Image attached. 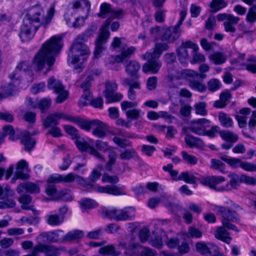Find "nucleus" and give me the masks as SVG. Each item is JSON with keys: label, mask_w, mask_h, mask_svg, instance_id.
Listing matches in <instances>:
<instances>
[{"label": "nucleus", "mask_w": 256, "mask_h": 256, "mask_svg": "<svg viewBox=\"0 0 256 256\" xmlns=\"http://www.w3.org/2000/svg\"><path fill=\"white\" fill-rule=\"evenodd\" d=\"M54 4H52L46 16L44 10L40 6H35L30 8L20 27L19 36L22 42H28L32 40L40 26L45 28H47L54 14Z\"/></svg>", "instance_id": "1"}, {"label": "nucleus", "mask_w": 256, "mask_h": 256, "mask_svg": "<svg viewBox=\"0 0 256 256\" xmlns=\"http://www.w3.org/2000/svg\"><path fill=\"white\" fill-rule=\"evenodd\" d=\"M97 29L96 25L90 26L84 32L76 36L68 52V62L74 65V69L78 73L82 71L84 64L90 54L89 48L85 42L93 36Z\"/></svg>", "instance_id": "2"}, {"label": "nucleus", "mask_w": 256, "mask_h": 256, "mask_svg": "<svg viewBox=\"0 0 256 256\" xmlns=\"http://www.w3.org/2000/svg\"><path fill=\"white\" fill-rule=\"evenodd\" d=\"M62 44V38L58 36H53L46 41L42 46L33 60L32 66L36 70H42L45 64L47 65L46 72L51 70L54 64L56 57L59 54Z\"/></svg>", "instance_id": "3"}, {"label": "nucleus", "mask_w": 256, "mask_h": 256, "mask_svg": "<svg viewBox=\"0 0 256 256\" xmlns=\"http://www.w3.org/2000/svg\"><path fill=\"white\" fill-rule=\"evenodd\" d=\"M111 15L106 21L100 29V33L96 40V48L94 52L95 58H98L100 54L104 49V45L109 38L110 32L108 30L109 26L114 18H118L123 14V11L120 9L118 10H111Z\"/></svg>", "instance_id": "4"}, {"label": "nucleus", "mask_w": 256, "mask_h": 256, "mask_svg": "<svg viewBox=\"0 0 256 256\" xmlns=\"http://www.w3.org/2000/svg\"><path fill=\"white\" fill-rule=\"evenodd\" d=\"M64 128L69 135L72 136V139H75V144L81 152H87L93 155L98 159L104 161V157L94 148L90 146L78 134V130L74 126L70 125H66Z\"/></svg>", "instance_id": "5"}, {"label": "nucleus", "mask_w": 256, "mask_h": 256, "mask_svg": "<svg viewBox=\"0 0 256 256\" xmlns=\"http://www.w3.org/2000/svg\"><path fill=\"white\" fill-rule=\"evenodd\" d=\"M187 12V9L184 8L180 12V18L176 25L168 28L162 37V40L168 42H173L178 38L182 32L180 26L182 24Z\"/></svg>", "instance_id": "6"}, {"label": "nucleus", "mask_w": 256, "mask_h": 256, "mask_svg": "<svg viewBox=\"0 0 256 256\" xmlns=\"http://www.w3.org/2000/svg\"><path fill=\"white\" fill-rule=\"evenodd\" d=\"M141 57L144 60H148V62L142 66V69L144 73L151 72L156 74L158 72L162 65V62L159 60L158 58L152 56L150 52H147Z\"/></svg>", "instance_id": "7"}, {"label": "nucleus", "mask_w": 256, "mask_h": 256, "mask_svg": "<svg viewBox=\"0 0 256 256\" xmlns=\"http://www.w3.org/2000/svg\"><path fill=\"white\" fill-rule=\"evenodd\" d=\"M48 88L53 90L54 92L58 94L56 102L60 104L64 102L68 97V92L64 89L62 82L54 76H50L48 82Z\"/></svg>", "instance_id": "8"}, {"label": "nucleus", "mask_w": 256, "mask_h": 256, "mask_svg": "<svg viewBox=\"0 0 256 256\" xmlns=\"http://www.w3.org/2000/svg\"><path fill=\"white\" fill-rule=\"evenodd\" d=\"M214 210L217 214L222 216V220L231 221L233 222H238L240 221L238 212L229 207L216 206Z\"/></svg>", "instance_id": "9"}, {"label": "nucleus", "mask_w": 256, "mask_h": 256, "mask_svg": "<svg viewBox=\"0 0 256 256\" xmlns=\"http://www.w3.org/2000/svg\"><path fill=\"white\" fill-rule=\"evenodd\" d=\"M225 178L222 176H212L203 180L202 183L217 192L226 191V185L222 184Z\"/></svg>", "instance_id": "10"}, {"label": "nucleus", "mask_w": 256, "mask_h": 256, "mask_svg": "<svg viewBox=\"0 0 256 256\" xmlns=\"http://www.w3.org/2000/svg\"><path fill=\"white\" fill-rule=\"evenodd\" d=\"M196 248L197 252L204 256H218L219 252L218 247L212 243L206 244L204 242H198Z\"/></svg>", "instance_id": "11"}, {"label": "nucleus", "mask_w": 256, "mask_h": 256, "mask_svg": "<svg viewBox=\"0 0 256 256\" xmlns=\"http://www.w3.org/2000/svg\"><path fill=\"white\" fill-rule=\"evenodd\" d=\"M168 74L166 76L168 86L170 88H177L182 84L180 82V72L172 65L167 66Z\"/></svg>", "instance_id": "12"}, {"label": "nucleus", "mask_w": 256, "mask_h": 256, "mask_svg": "<svg viewBox=\"0 0 256 256\" xmlns=\"http://www.w3.org/2000/svg\"><path fill=\"white\" fill-rule=\"evenodd\" d=\"M122 84L124 86H129L128 96L130 100H134L136 98V92L134 89H140V80H133L129 78H121Z\"/></svg>", "instance_id": "13"}, {"label": "nucleus", "mask_w": 256, "mask_h": 256, "mask_svg": "<svg viewBox=\"0 0 256 256\" xmlns=\"http://www.w3.org/2000/svg\"><path fill=\"white\" fill-rule=\"evenodd\" d=\"M125 68L126 72L130 77L134 78L133 80H139L138 72L140 68V64L135 60H131L123 64Z\"/></svg>", "instance_id": "14"}, {"label": "nucleus", "mask_w": 256, "mask_h": 256, "mask_svg": "<svg viewBox=\"0 0 256 256\" xmlns=\"http://www.w3.org/2000/svg\"><path fill=\"white\" fill-rule=\"evenodd\" d=\"M37 134H38V130L34 131L32 134L26 130L20 133L21 143L24 145L25 150L30 151L34 148L36 144V140L32 138V136Z\"/></svg>", "instance_id": "15"}, {"label": "nucleus", "mask_w": 256, "mask_h": 256, "mask_svg": "<svg viewBox=\"0 0 256 256\" xmlns=\"http://www.w3.org/2000/svg\"><path fill=\"white\" fill-rule=\"evenodd\" d=\"M210 123L209 120L204 118L194 120L192 122V125L189 129L192 132L200 136H204L206 130L204 124Z\"/></svg>", "instance_id": "16"}, {"label": "nucleus", "mask_w": 256, "mask_h": 256, "mask_svg": "<svg viewBox=\"0 0 256 256\" xmlns=\"http://www.w3.org/2000/svg\"><path fill=\"white\" fill-rule=\"evenodd\" d=\"M136 48L134 46H130L128 48H124L121 52L116 56L114 60L116 62L124 64L126 62L131 60V56L135 52Z\"/></svg>", "instance_id": "17"}, {"label": "nucleus", "mask_w": 256, "mask_h": 256, "mask_svg": "<svg viewBox=\"0 0 256 256\" xmlns=\"http://www.w3.org/2000/svg\"><path fill=\"white\" fill-rule=\"evenodd\" d=\"M66 116H68L60 113H55L50 114L47 116L43 121V126L45 128H47L51 126H55L59 124L58 120L60 119L63 118L66 120V118H65V117Z\"/></svg>", "instance_id": "18"}, {"label": "nucleus", "mask_w": 256, "mask_h": 256, "mask_svg": "<svg viewBox=\"0 0 256 256\" xmlns=\"http://www.w3.org/2000/svg\"><path fill=\"white\" fill-rule=\"evenodd\" d=\"M65 118H66V120L77 124L82 128L87 131H89L92 127L94 120H88L79 116H68L65 117Z\"/></svg>", "instance_id": "19"}, {"label": "nucleus", "mask_w": 256, "mask_h": 256, "mask_svg": "<svg viewBox=\"0 0 256 256\" xmlns=\"http://www.w3.org/2000/svg\"><path fill=\"white\" fill-rule=\"evenodd\" d=\"M135 216V209L133 207H126L118 210L116 221L132 220Z\"/></svg>", "instance_id": "20"}, {"label": "nucleus", "mask_w": 256, "mask_h": 256, "mask_svg": "<svg viewBox=\"0 0 256 256\" xmlns=\"http://www.w3.org/2000/svg\"><path fill=\"white\" fill-rule=\"evenodd\" d=\"M92 128H94L92 134L94 136L99 138H103L106 136V126L102 122L94 120Z\"/></svg>", "instance_id": "21"}, {"label": "nucleus", "mask_w": 256, "mask_h": 256, "mask_svg": "<svg viewBox=\"0 0 256 256\" xmlns=\"http://www.w3.org/2000/svg\"><path fill=\"white\" fill-rule=\"evenodd\" d=\"M96 190L100 193H106L114 196L124 195L126 193L116 186L108 185L106 186H98Z\"/></svg>", "instance_id": "22"}, {"label": "nucleus", "mask_w": 256, "mask_h": 256, "mask_svg": "<svg viewBox=\"0 0 256 256\" xmlns=\"http://www.w3.org/2000/svg\"><path fill=\"white\" fill-rule=\"evenodd\" d=\"M24 189L27 192L32 194H37L40 192L38 186L30 182H24L20 184L17 187V192L20 194Z\"/></svg>", "instance_id": "23"}, {"label": "nucleus", "mask_w": 256, "mask_h": 256, "mask_svg": "<svg viewBox=\"0 0 256 256\" xmlns=\"http://www.w3.org/2000/svg\"><path fill=\"white\" fill-rule=\"evenodd\" d=\"M214 236L218 240H220L228 244H230L232 240L230 236L229 232L223 226L217 228L215 233Z\"/></svg>", "instance_id": "24"}, {"label": "nucleus", "mask_w": 256, "mask_h": 256, "mask_svg": "<svg viewBox=\"0 0 256 256\" xmlns=\"http://www.w3.org/2000/svg\"><path fill=\"white\" fill-rule=\"evenodd\" d=\"M230 178V182L226 184V191H230L232 189H236L240 184L242 182V176L232 173L228 175Z\"/></svg>", "instance_id": "25"}, {"label": "nucleus", "mask_w": 256, "mask_h": 256, "mask_svg": "<svg viewBox=\"0 0 256 256\" xmlns=\"http://www.w3.org/2000/svg\"><path fill=\"white\" fill-rule=\"evenodd\" d=\"M84 232L81 230H74L67 233L62 238V241L64 242H71L80 239L83 237Z\"/></svg>", "instance_id": "26"}, {"label": "nucleus", "mask_w": 256, "mask_h": 256, "mask_svg": "<svg viewBox=\"0 0 256 256\" xmlns=\"http://www.w3.org/2000/svg\"><path fill=\"white\" fill-rule=\"evenodd\" d=\"M184 140L186 144L190 148H200L204 146L203 141L200 138L190 134L186 135Z\"/></svg>", "instance_id": "27"}, {"label": "nucleus", "mask_w": 256, "mask_h": 256, "mask_svg": "<svg viewBox=\"0 0 256 256\" xmlns=\"http://www.w3.org/2000/svg\"><path fill=\"white\" fill-rule=\"evenodd\" d=\"M28 166V164L24 160H22L17 163L15 173L16 178L24 180L28 178V175L24 173V170L27 168Z\"/></svg>", "instance_id": "28"}, {"label": "nucleus", "mask_w": 256, "mask_h": 256, "mask_svg": "<svg viewBox=\"0 0 256 256\" xmlns=\"http://www.w3.org/2000/svg\"><path fill=\"white\" fill-rule=\"evenodd\" d=\"M240 20L238 17L232 16L228 19L227 20H226L224 23L226 32L234 33L236 32V28L234 26L238 24Z\"/></svg>", "instance_id": "29"}, {"label": "nucleus", "mask_w": 256, "mask_h": 256, "mask_svg": "<svg viewBox=\"0 0 256 256\" xmlns=\"http://www.w3.org/2000/svg\"><path fill=\"white\" fill-rule=\"evenodd\" d=\"M219 134L224 140L234 144L238 140V135L230 130H221L219 132Z\"/></svg>", "instance_id": "30"}, {"label": "nucleus", "mask_w": 256, "mask_h": 256, "mask_svg": "<svg viewBox=\"0 0 256 256\" xmlns=\"http://www.w3.org/2000/svg\"><path fill=\"white\" fill-rule=\"evenodd\" d=\"M180 62L186 66L190 60L188 49L184 46H180L176 50Z\"/></svg>", "instance_id": "31"}, {"label": "nucleus", "mask_w": 256, "mask_h": 256, "mask_svg": "<svg viewBox=\"0 0 256 256\" xmlns=\"http://www.w3.org/2000/svg\"><path fill=\"white\" fill-rule=\"evenodd\" d=\"M60 178L61 180H62V182H72L75 180H76L77 182L80 184H83L84 182V180L83 178L72 172L69 173L64 176L62 175V176H60Z\"/></svg>", "instance_id": "32"}, {"label": "nucleus", "mask_w": 256, "mask_h": 256, "mask_svg": "<svg viewBox=\"0 0 256 256\" xmlns=\"http://www.w3.org/2000/svg\"><path fill=\"white\" fill-rule=\"evenodd\" d=\"M98 251L100 254L111 255L112 256H119L122 253L120 250H116L113 245H108L102 247Z\"/></svg>", "instance_id": "33"}, {"label": "nucleus", "mask_w": 256, "mask_h": 256, "mask_svg": "<svg viewBox=\"0 0 256 256\" xmlns=\"http://www.w3.org/2000/svg\"><path fill=\"white\" fill-rule=\"evenodd\" d=\"M236 118L238 123L239 126L240 128H245L242 130V133L244 136L246 138L254 139V138L250 136V134L248 133V128H246V116H236Z\"/></svg>", "instance_id": "34"}, {"label": "nucleus", "mask_w": 256, "mask_h": 256, "mask_svg": "<svg viewBox=\"0 0 256 256\" xmlns=\"http://www.w3.org/2000/svg\"><path fill=\"white\" fill-rule=\"evenodd\" d=\"M218 120L222 126L224 128L232 127L233 124L232 119L226 114L220 112L218 116Z\"/></svg>", "instance_id": "35"}, {"label": "nucleus", "mask_w": 256, "mask_h": 256, "mask_svg": "<svg viewBox=\"0 0 256 256\" xmlns=\"http://www.w3.org/2000/svg\"><path fill=\"white\" fill-rule=\"evenodd\" d=\"M220 158L233 168H238V166L241 167L242 162L240 158H230L226 155L222 156L220 157Z\"/></svg>", "instance_id": "36"}, {"label": "nucleus", "mask_w": 256, "mask_h": 256, "mask_svg": "<svg viewBox=\"0 0 256 256\" xmlns=\"http://www.w3.org/2000/svg\"><path fill=\"white\" fill-rule=\"evenodd\" d=\"M180 180H184L188 184H194L196 182L197 178L188 171L182 172L180 174Z\"/></svg>", "instance_id": "37"}, {"label": "nucleus", "mask_w": 256, "mask_h": 256, "mask_svg": "<svg viewBox=\"0 0 256 256\" xmlns=\"http://www.w3.org/2000/svg\"><path fill=\"white\" fill-rule=\"evenodd\" d=\"M79 202L83 212L86 209L93 208L98 206V204L95 200L89 198L82 199Z\"/></svg>", "instance_id": "38"}, {"label": "nucleus", "mask_w": 256, "mask_h": 256, "mask_svg": "<svg viewBox=\"0 0 256 256\" xmlns=\"http://www.w3.org/2000/svg\"><path fill=\"white\" fill-rule=\"evenodd\" d=\"M169 46L166 44L157 43L156 44L154 50L150 54L156 58H160L164 51L168 50Z\"/></svg>", "instance_id": "39"}, {"label": "nucleus", "mask_w": 256, "mask_h": 256, "mask_svg": "<svg viewBox=\"0 0 256 256\" xmlns=\"http://www.w3.org/2000/svg\"><path fill=\"white\" fill-rule=\"evenodd\" d=\"M46 220L47 223L50 226H58L64 222L62 217L56 214L46 216Z\"/></svg>", "instance_id": "40"}, {"label": "nucleus", "mask_w": 256, "mask_h": 256, "mask_svg": "<svg viewBox=\"0 0 256 256\" xmlns=\"http://www.w3.org/2000/svg\"><path fill=\"white\" fill-rule=\"evenodd\" d=\"M138 244H128L124 242H120L118 243V250H124V253L127 254L132 252L137 246Z\"/></svg>", "instance_id": "41"}, {"label": "nucleus", "mask_w": 256, "mask_h": 256, "mask_svg": "<svg viewBox=\"0 0 256 256\" xmlns=\"http://www.w3.org/2000/svg\"><path fill=\"white\" fill-rule=\"evenodd\" d=\"M227 4L224 0H212L210 4L211 12H216L224 8Z\"/></svg>", "instance_id": "42"}, {"label": "nucleus", "mask_w": 256, "mask_h": 256, "mask_svg": "<svg viewBox=\"0 0 256 256\" xmlns=\"http://www.w3.org/2000/svg\"><path fill=\"white\" fill-rule=\"evenodd\" d=\"M183 160L190 165H196L198 164V158L196 156L189 154L186 152L182 151L181 153Z\"/></svg>", "instance_id": "43"}, {"label": "nucleus", "mask_w": 256, "mask_h": 256, "mask_svg": "<svg viewBox=\"0 0 256 256\" xmlns=\"http://www.w3.org/2000/svg\"><path fill=\"white\" fill-rule=\"evenodd\" d=\"M189 86L192 90L201 92H205L206 90V86L205 84L196 80H190Z\"/></svg>", "instance_id": "44"}, {"label": "nucleus", "mask_w": 256, "mask_h": 256, "mask_svg": "<svg viewBox=\"0 0 256 256\" xmlns=\"http://www.w3.org/2000/svg\"><path fill=\"white\" fill-rule=\"evenodd\" d=\"M2 200H3L0 201V209L10 208L16 205L15 200L10 197Z\"/></svg>", "instance_id": "45"}, {"label": "nucleus", "mask_w": 256, "mask_h": 256, "mask_svg": "<svg viewBox=\"0 0 256 256\" xmlns=\"http://www.w3.org/2000/svg\"><path fill=\"white\" fill-rule=\"evenodd\" d=\"M104 96L107 100L108 103H112L120 101L122 99L123 96L120 93L114 92H111L110 94H106L104 95Z\"/></svg>", "instance_id": "46"}, {"label": "nucleus", "mask_w": 256, "mask_h": 256, "mask_svg": "<svg viewBox=\"0 0 256 256\" xmlns=\"http://www.w3.org/2000/svg\"><path fill=\"white\" fill-rule=\"evenodd\" d=\"M136 156H137V152L134 148L126 149L120 155V158L124 160H130Z\"/></svg>", "instance_id": "47"}, {"label": "nucleus", "mask_w": 256, "mask_h": 256, "mask_svg": "<svg viewBox=\"0 0 256 256\" xmlns=\"http://www.w3.org/2000/svg\"><path fill=\"white\" fill-rule=\"evenodd\" d=\"M248 64H244L248 71L256 74V57L251 56L247 60Z\"/></svg>", "instance_id": "48"}, {"label": "nucleus", "mask_w": 256, "mask_h": 256, "mask_svg": "<svg viewBox=\"0 0 256 256\" xmlns=\"http://www.w3.org/2000/svg\"><path fill=\"white\" fill-rule=\"evenodd\" d=\"M51 100L48 98H42L37 102V107L42 112H44L50 106Z\"/></svg>", "instance_id": "49"}, {"label": "nucleus", "mask_w": 256, "mask_h": 256, "mask_svg": "<svg viewBox=\"0 0 256 256\" xmlns=\"http://www.w3.org/2000/svg\"><path fill=\"white\" fill-rule=\"evenodd\" d=\"M221 86L220 82L216 78H212L208 82V90L212 92L219 90Z\"/></svg>", "instance_id": "50"}, {"label": "nucleus", "mask_w": 256, "mask_h": 256, "mask_svg": "<svg viewBox=\"0 0 256 256\" xmlns=\"http://www.w3.org/2000/svg\"><path fill=\"white\" fill-rule=\"evenodd\" d=\"M210 59L214 62L216 64H220L225 62L226 58L220 52H216L210 56Z\"/></svg>", "instance_id": "51"}, {"label": "nucleus", "mask_w": 256, "mask_h": 256, "mask_svg": "<svg viewBox=\"0 0 256 256\" xmlns=\"http://www.w3.org/2000/svg\"><path fill=\"white\" fill-rule=\"evenodd\" d=\"M211 163L210 168L218 170L221 172H224L226 165L221 160L216 158H212L211 160Z\"/></svg>", "instance_id": "52"}, {"label": "nucleus", "mask_w": 256, "mask_h": 256, "mask_svg": "<svg viewBox=\"0 0 256 256\" xmlns=\"http://www.w3.org/2000/svg\"><path fill=\"white\" fill-rule=\"evenodd\" d=\"M180 76L184 77H198L200 76L202 79L206 78V74H199L198 72H194L192 70L186 69L183 70L180 72Z\"/></svg>", "instance_id": "53"}, {"label": "nucleus", "mask_w": 256, "mask_h": 256, "mask_svg": "<svg viewBox=\"0 0 256 256\" xmlns=\"http://www.w3.org/2000/svg\"><path fill=\"white\" fill-rule=\"evenodd\" d=\"M206 104L205 102H199L196 104L194 107L196 113L202 116L207 114V110H206Z\"/></svg>", "instance_id": "54"}, {"label": "nucleus", "mask_w": 256, "mask_h": 256, "mask_svg": "<svg viewBox=\"0 0 256 256\" xmlns=\"http://www.w3.org/2000/svg\"><path fill=\"white\" fill-rule=\"evenodd\" d=\"M113 141L118 146L122 148L130 147L132 146V142L126 138H121L118 137H114L113 138Z\"/></svg>", "instance_id": "55"}, {"label": "nucleus", "mask_w": 256, "mask_h": 256, "mask_svg": "<svg viewBox=\"0 0 256 256\" xmlns=\"http://www.w3.org/2000/svg\"><path fill=\"white\" fill-rule=\"evenodd\" d=\"M106 90H104V95L116 92L118 89V84L115 82L108 81L106 82Z\"/></svg>", "instance_id": "56"}, {"label": "nucleus", "mask_w": 256, "mask_h": 256, "mask_svg": "<svg viewBox=\"0 0 256 256\" xmlns=\"http://www.w3.org/2000/svg\"><path fill=\"white\" fill-rule=\"evenodd\" d=\"M58 198L65 202H70L73 200V196L70 190H63L59 192Z\"/></svg>", "instance_id": "57"}, {"label": "nucleus", "mask_w": 256, "mask_h": 256, "mask_svg": "<svg viewBox=\"0 0 256 256\" xmlns=\"http://www.w3.org/2000/svg\"><path fill=\"white\" fill-rule=\"evenodd\" d=\"M111 12V6L108 3H103L100 6V11L98 14V16L105 18L106 14Z\"/></svg>", "instance_id": "58"}, {"label": "nucleus", "mask_w": 256, "mask_h": 256, "mask_svg": "<svg viewBox=\"0 0 256 256\" xmlns=\"http://www.w3.org/2000/svg\"><path fill=\"white\" fill-rule=\"evenodd\" d=\"M28 64L24 62H20L18 65L16 67V69L15 71L10 75L9 77L10 79L13 80L14 78L18 79V77H16L17 72L18 71L22 70H26L27 68Z\"/></svg>", "instance_id": "59"}, {"label": "nucleus", "mask_w": 256, "mask_h": 256, "mask_svg": "<svg viewBox=\"0 0 256 256\" xmlns=\"http://www.w3.org/2000/svg\"><path fill=\"white\" fill-rule=\"evenodd\" d=\"M141 112L140 109H132L126 111V116L132 120H138L140 117Z\"/></svg>", "instance_id": "60"}, {"label": "nucleus", "mask_w": 256, "mask_h": 256, "mask_svg": "<svg viewBox=\"0 0 256 256\" xmlns=\"http://www.w3.org/2000/svg\"><path fill=\"white\" fill-rule=\"evenodd\" d=\"M4 134L9 136V138L12 140H15L16 138L14 136V130L13 127L10 125H7L3 127Z\"/></svg>", "instance_id": "61"}, {"label": "nucleus", "mask_w": 256, "mask_h": 256, "mask_svg": "<svg viewBox=\"0 0 256 256\" xmlns=\"http://www.w3.org/2000/svg\"><path fill=\"white\" fill-rule=\"evenodd\" d=\"M188 236L190 238H200L202 236V232L198 228L190 226L188 229Z\"/></svg>", "instance_id": "62"}, {"label": "nucleus", "mask_w": 256, "mask_h": 256, "mask_svg": "<svg viewBox=\"0 0 256 256\" xmlns=\"http://www.w3.org/2000/svg\"><path fill=\"white\" fill-rule=\"evenodd\" d=\"M118 210L116 208H113L110 210H106L102 212L104 217L110 219H114L116 220Z\"/></svg>", "instance_id": "63"}, {"label": "nucleus", "mask_w": 256, "mask_h": 256, "mask_svg": "<svg viewBox=\"0 0 256 256\" xmlns=\"http://www.w3.org/2000/svg\"><path fill=\"white\" fill-rule=\"evenodd\" d=\"M246 20L250 22L256 20V5L252 6L250 9L246 16Z\"/></svg>", "instance_id": "64"}]
</instances>
